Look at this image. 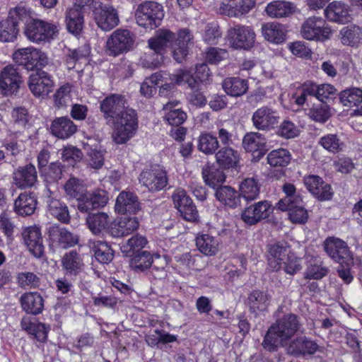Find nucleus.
<instances>
[{"instance_id":"obj_1","label":"nucleus","mask_w":362,"mask_h":362,"mask_svg":"<svg viewBox=\"0 0 362 362\" xmlns=\"http://www.w3.org/2000/svg\"><path fill=\"white\" fill-rule=\"evenodd\" d=\"M301 326L298 315L293 313L284 315L269 327L262 343L263 348L269 352H274L279 347L286 346Z\"/></svg>"},{"instance_id":"obj_2","label":"nucleus","mask_w":362,"mask_h":362,"mask_svg":"<svg viewBox=\"0 0 362 362\" xmlns=\"http://www.w3.org/2000/svg\"><path fill=\"white\" fill-rule=\"evenodd\" d=\"M174 38L173 33L168 30H160L154 37L148 40V46L152 50L145 53L139 62V64L145 69H155L163 62V54L166 46Z\"/></svg>"},{"instance_id":"obj_3","label":"nucleus","mask_w":362,"mask_h":362,"mask_svg":"<svg viewBox=\"0 0 362 362\" xmlns=\"http://www.w3.org/2000/svg\"><path fill=\"white\" fill-rule=\"evenodd\" d=\"M111 124L113 126V141L117 144H126L138 129L137 114L134 110L128 107Z\"/></svg>"},{"instance_id":"obj_4","label":"nucleus","mask_w":362,"mask_h":362,"mask_svg":"<svg viewBox=\"0 0 362 362\" xmlns=\"http://www.w3.org/2000/svg\"><path fill=\"white\" fill-rule=\"evenodd\" d=\"M165 13L163 6L153 1L139 4L135 12L136 23L145 29L154 30L161 25Z\"/></svg>"},{"instance_id":"obj_5","label":"nucleus","mask_w":362,"mask_h":362,"mask_svg":"<svg viewBox=\"0 0 362 362\" xmlns=\"http://www.w3.org/2000/svg\"><path fill=\"white\" fill-rule=\"evenodd\" d=\"M13 60L18 65L28 71L39 70L49 62L47 54L41 49L34 47L21 48L13 54Z\"/></svg>"},{"instance_id":"obj_6","label":"nucleus","mask_w":362,"mask_h":362,"mask_svg":"<svg viewBox=\"0 0 362 362\" xmlns=\"http://www.w3.org/2000/svg\"><path fill=\"white\" fill-rule=\"evenodd\" d=\"M57 33L56 25L36 18L30 20L23 30L27 39L37 44L50 42Z\"/></svg>"},{"instance_id":"obj_7","label":"nucleus","mask_w":362,"mask_h":362,"mask_svg":"<svg viewBox=\"0 0 362 362\" xmlns=\"http://www.w3.org/2000/svg\"><path fill=\"white\" fill-rule=\"evenodd\" d=\"M139 181L150 192L161 191L168 182L167 171L157 165L146 168L139 174Z\"/></svg>"},{"instance_id":"obj_8","label":"nucleus","mask_w":362,"mask_h":362,"mask_svg":"<svg viewBox=\"0 0 362 362\" xmlns=\"http://www.w3.org/2000/svg\"><path fill=\"white\" fill-rule=\"evenodd\" d=\"M300 33L308 40L324 42L330 37L332 30L322 18L313 16L302 24Z\"/></svg>"},{"instance_id":"obj_9","label":"nucleus","mask_w":362,"mask_h":362,"mask_svg":"<svg viewBox=\"0 0 362 362\" xmlns=\"http://www.w3.org/2000/svg\"><path fill=\"white\" fill-rule=\"evenodd\" d=\"M326 254L339 264H351L353 257L346 243L338 238L328 237L323 243Z\"/></svg>"},{"instance_id":"obj_10","label":"nucleus","mask_w":362,"mask_h":362,"mask_svg":"<svg viewBox=\"0 0 362 362\" xmlns=\"http://www.w3.org/2000/svg\"><path fill=\"white\" fill-rule=\"evenodd\" d=\"M279 120L278 111L269 105L257 108L251 118L252 125L257 130L266 132L274 129L279 123Z\"/></svg>"},{"instance_id":"obj_11","label":"nucleus","mask_w":362,"mask_h":362,"mask_svg":"<svg viewBox=\"0 0 362 362\" xmlns=\"http://www.w3.org/2000/svg\"><path fill=\"white\" fill-rule=\"evenodd\" d=\"M228 39L230 46L238 49H249L255 42V33L247 25H235L228 30Z\"/></svg>"},{"instance_id":"obj_12","label":"nucleus","mask_w":362,"mask_h":362,"mask_svg":"<svg viewBox=\"0 0 362 362\" xmlns=\"http://www.w3.org/2000/svg\"><path fill=\"white\" fill-rule=\"evenodd\" d=\"M134 42V36L129 30H117L107 41V52L117 56L130 50Z\"/></svg>"},{"instance_id":"obj_13","label":"nucleus","mask_w":362,"mask_h":362,"mask_svg":"<svg viewBox=\"0 0 362 362\" xmlns=\"http://www.w3.org/2000/svg\"><path fill=\"white\" fill-rule=\"evenodd\" d=\"M128 107L125 98L119 94H111L100 103V111L108 125Z\"/></svg>"},{"instance_id":"obj_14","label":"nucleus","mask_w":362,"mask_h":362,"mask_svg":"<svg viewBox=\"0 0 362 362\" xmlns=\"http://www.w3.org/2000/svg\"><path fill=\"white\" fill-rule=\"evenodd\" d=\"M23 83L22 74L16 65L8 64L1 70L0 88L4 95L17 93Z\"/></svg>"},{"instance_id":"obj_15","label":"nucleus","mask_w":362,"mask_h":362,"mask_svg":"<svg viewBox=\"0 0 362 362\" xmlns=\"http://www.w3.org/2000/svg\"><path fill=\"white\" fill-rule=\"evenodd\" d=\"M108 201L107 192L102 189H96L93 192L86 190V193L77 200V208L81 213H90L106 205Z\"/></svg>"},{"instance_id":"obj_16","label":"nucleus","mask_w":362,"mask_h":362,"mask_svg":"<svg viewBox=\"0 0 362 362\" xmlns=\"http://www.w3.org/2000/svg\"><path fill=\"white\" fill-rule=\"evenodd\" d=\"M286 346L287 354L295 357L313 356L321 351L317 343L306 336L297 337Z\"/></svg>"},{"instance_id":"obj_17","label":"nucleus","mask_w":362,"mask_h":362,"mask_svg":"<svg viewBox=\"0 0 362 362\" xmlns=\"http://www.w3.org/2000/svg\"><path fill=\"white\" fill-rule=\"evenodd\" d=\"M272 213L269 201H260L245 208L241 213V219L245 223L253 226L263 219L267 218Z\"/></svg>"},{"instance_id":"obj_18","label":"nucleus","mask_w":362,"mask_h":362,"mask_svg":"<svg viewBox=\"0 0 362 362\" xmlns=\"http://www.w3.org/2000/svg\"><path fill=\"white\" fill-rule=\"evenodd\" d=\"M53 86L52 76L45 71L39 69L29 77L28 87L35 96L47 95L52 90Z\"/></svg>"},{"instance_id":"obj_19","label":"nucleus","mask_w":362,"mask_h":362,"mask_svg":"<svg viewBox=\"0 0 362 362\" xmlns=\"http://www.w3.org/2000/svg\"><path fill=\"white\" fill-rule=\"evenodd\" d=\"M98 9L93 13L95 21L103 30L108 31L118 25L119 17L117 11L108 4H97Z\"/></svg>"},{"instance_id":"obj_20","label":"nucleus","mask_w":362,"mask_h":362,"mask_svg":"<svg viewBox=\"0 0 362 362\" xmlns=\"http://www.w3.org/2000/svg\"><path fill=\"white\" fill-rule=\"evenodd\" d=\"M13 183L19 189L31 188L37 182L36 168L32 163L16 168L12 175Z\"/></svg>"},{"instance_id":"obj_21","label":"nucleus","mask_w":362,"mask_h":362,"mask_svg":"<svg viewBox=\"0 0 362 362\" xmlns=\"http://www.w3.org/2000/svg\"><path fill=\"white\" fill-rule=\"evenodd\" d=\"M23 241L29 252L36 258H42L45 254V247L40 230L37 226H30L22 233Z\"/></svg>"},{"instance_id":"obj_22","label":"nucleus","mask_w":362,"mask_h":362,"mask_svg":"<svg viewBox=\"0 0 362 362\" xmlns=\"http://www.w3.org/2000/svg\"><path fill=\"white\" fill-rule=\"evenodd\" d=\"M303 181L308 190L317 199L320 200L331 199L333 194L332 187L322 177L315 175H310L304 177Z\"/></svg>"},{"instance_id":"obj_23","label":"nucleus","mask_w":362,"mask_h":362,"mask_svg":"<svg viewBox=\"0 0 362 362\" xmlns=\"http://www.w3.org/2000/svg\"><path fill=\"white\" fill-rule=\"evenodd\" d=\"M47 205L49 213L63 223H68L70 221V215L67 206L53 197V192L50 188L46 187L43 194Z\"/></svg>"},{"instance_id":"obj_24","label":"nucleus","mask_w":362,"mask_h":362,"mask_svg":"<svg viewBox=\"0 0 362 362\" xmlns=\"http://www.w3.org/2000/svg\"><path fill=\"white\" fill-rule=\"evenodd\" d=\"M48 237L53 245L66 249L78 243V236L74 235L65 228L59 226H51L48 229Z\"/></svg>"},{"instance_id":"obj_25","label":"nucleus","mask_w":362,"mask_h":362,"mask_svg":"<svg viewBox=\"0 0 362 362\" xmlns=\"http://www.w3.org/2000/svg\"><path fill=\"white\" fill-rule=\"evenodd\" d=\"M174 38L168 44L166 47H171L173 49V56L176 62L181 63L188 54V43L192 37L188 29L180 30L176 37L173 33Z\"/></svg>"},{"instance_id":"obj_26","label":"nucleus","mask_w":362,"mask_h":362,"mask_svg":"<svg viewBox=\"0 0 362 362\" xmlns=\"http://www.w3.org/2000/svg\"><path fill=\"white\" fill-rule=\"evenodd\" d=\"M324 12L328 21L337 23L345 24L352 19L349 6L341 1L330 3Z\"/></svg>"},{"instance_id":"obj_27","label":"nucleus","mask_w":362,"mask_h":362,"mask_svg":"<svg viewBox=\"0 0 362 362\" xmlns=\"http://www.w3.org/2000/svg\"><path fill=\"white\" fill-rule=\"evenodd\" d=\"M141 209L138 197L131 192H121L117 197L115 211L121 214H135Z\"/></svg>"},{"instance_id":"obj_28","label":"nucleus","mask_w":362,"mask_h":362,"mask_svg":"<svg viewBox=\"0 0 362 362\" xmlns=\"http://www.w3.org/2000/svg\"><path fill=\"white\" fill-rule=\"evenodd\" d=\"M78 127L67 116L56 117L51 124L50 132L60 139L70 138L77 132Z\"/></svg>"},{"instance_id":"obj_29","label":"nucleus","mask_w":362,"mask_h":362,"mask_svg":"<svg viewBox=\"0 0 362 362\" xmlns=\"http://www.w3.org/2000/svg\"><path fill=\"white\" fill-rule=\"evenodd\" d=\"M138 228L139 221L136 216H124L112 223L110 233L114 238H121L131 234Z\"/></svg>"},{"instance_id":"obj_30","label":"nucleus","mask_w":362,"mask_h":362,"mask_svg":"<svg viewBox=\"0 0 362 362\" xmlns=\"http://www.w3.org/2000/svg\"><path fill=\"white\" fill-rule=\"evenodd\" d=\"M37 204V197L33 192L21 193L14 202V211L21 216L34 214Z\"/></svg>"},{"instance_id":"obj_31","label":"nucleus","mask_w":362,"mask_h":362,"mask_svg":"<svg viewBox=\"0 0 362 362\" xmlns=\"http://www.w3.org/2000/svg\"><path fill=\"white\" fill-rule=\"evenodd\" d=\"M215 157L219 166L224 169L236 168L240 160L238 151L229 146L218 148Z\"/></svg>"},{"instance_id":"obj_32","label":"nucleus","mask_w":362,"mask_h":362,"mask_svg":"<svg viewBox=\"0 0 362 362\" xmlns=\"http://www.w3.org/2000/svg\"><path fill=\"white\" fill-rule=\"evenodd\" d=\"M20 302L23 310L28 313L37 315L44 309V300L37 292H28L23 294Z\"/></svg>"},{"instance_id":"obj_33","label":"nucleus","mask_w":362,"mask_h":362,"mask_svg":"<svg viewBox=\"0 0 362 362\" xmlns=\"http://www.w3.org/2000/svg\"><path fill=\"white\" fill-rule=\"evenodd\" d=\"M62 266L66 275L76 276L82 271L84 264L81 255L71 250L63 256Z\"/></svg>"},{"instance_id":"obj_34","label":"nucleus","mask_w":362,"mask_h":362,"mask_svg":"<svg viewBox=\"0 0 362 362\" xmlns=\"http://www.w3.org/2000/svg\"><path fill=\"white\" fill-rule=\"evenodd\" d=\"M179 105V101L174 100L168 102L163 106L164 118L171 126L178 127L187 119V114L180 107H177Z\"/></svg>"},{"instance_id":"obj_35","label":"nucleus","mask_w":362,"mask_h":362,"mask_svg":"<svg viewBox=\"0 0 362 362\" xmlns=\"http://www.w3.org/2000/svg\"><path fill=\"white\" fill-rule=\"evenodd\" d=\"M215 197L220 203L229 208H236L240 203V194L230 186L218 187L215 192Z\"/></svg>"},{"instance_id":"obj_36","label":"nucleus","mask_w":362,"mask_h":362,"mask_svg":"<svg viewBox=\"0 0 362 362\" xmlns=\"http://www.w3.org/2000/svg\"><path fill=\"white\" fill-rule=\"evenodd\" d=\"M293 4L285 1H273L267 4L265 8L267 14L272 18L288 17L295 12Z\"/></svg>"},{"instance_id":"obj_37","label":"nucleus","mask_w":362,"mask_h":362,"mask_svg":"<svg viewBox=\"0 0 362 362\" xmlns=\"http://www.w3.org/2000/svg\"><path fill=\"white\" fill-rule=\"evenodd\" d=\"M262 33L267 41L275 44H281L286 40V30L280 23H268L264 24L262 27Z\"/></svg>"},{"instance_id":"obj_38","label":"nucleus","mask_w":362,"mask_h":362,"mask_svg":"<svg viewBox=\"0 0 362 362\" xmlns=\"http://www.w3.org/2000/svg\"><path fill=\"white\" fill-rule=\"evenodd\" d=\"M287 250V246L280 243L269 246L268 262L273 271L281 269L282 262L288 254Z\"/></svg>"},{"instance_id":"obj_39","label":"nucleus","mask_w":362,"mask_h":362,"mask_svg":"<svg viewBox=\"0 0 362 362\" xmlns=\"http://www.w3.org/2000/svg\"><path fill=\"white\" fill-rule=\"evenodd\" d=\"M270 301L271 296L267 292L259 290L252 291L247 298L248 306L252 313L266 310Z\"/></svg>"},{"instance_id":"obj_40","label":"nucleus","mask_w":362,"mask_h":362,"mask_svg":"<svg viewBox=\"0 0 362 362\" xmlns=\"http://www.w3.org/2000/svg\"><path fill=\"white\" fill-rule=\"evenodd\" d=\"M83 12L78 7L69 8L66 14V24L68 31L75 35L81 33L83 27Z\"/></svg>"},{"instance_id":"obj_41","label":"nucleus","mask_w":362,"mask_h":362,"mask_svg":"<svg viewBox=\"0 0 362 362\" xmlns=\"http://www.w3.org/2000/svg\"><path fill=\"white\" fill-rule=\"evenodd\" d=\"M222 86L228 95L233 97L243 95L248 89L247 81L239 77L226 78Z\"/></svg>"},{"instance_id":"obj_42","label":"nucleus","mask_w":362,"mask_h":362,"mask_svg":"<svg viewBox=\"0 0 362 362\" xmlns=\"http://www.w3.org/2000/svg\"><path fill=\"white\" fill-rule=\"evenodd\" d=\"M220 148L216 135L211 132H203L198 138L197 148L206 155H214Z\"/></svg>"},{"instance_id":"obj_43","label":"nucleus","mask_w":362,"mask_h":362,"mask_svg":"<svg viewBox=\"0 0 362 362\" xmlns=\"http://www.w3.org/2000/svg\"><path fill=\"white\" fill-rule=\"evenodd\" d=\"M260 192V185L254 177L246 178L240 184V197L247 202L257 199Z\"/></svg>"},{"instance_id":"obj_44","label":"nucleus","mask_w":362,"mask_h":362,"mask_svg":"<svg viewBox=\"0 0 362 362\" xmlns=\"http://www.w3.org/2000/svg\"><path fill=\"white\" fill-rule=\"evenodd\" d=\"M218 239L209 234H201L196 238L198 250L205 255H215L218 250Z\"/></svg>"},{"instance_id":"obj_45","label":"nucleus","mask_w":362,"mask_h":362,"mask_svg":"<svg viewBox=\"0 0 362 362\" xmlns=\"http://www.w3.org/2000/svg\"><path fill=\"white\" fill-rule=\"evenodd\" d=\"M340 35L344 45L354 47L362 42V28L359 26L351 25L344 27Z\"/></svg>"},{"instance_id":"obj_46","label":"nucleus","mask_w":362,"mask_h":362,"mask_svg":"<svg viewBox=\"0 0 362 362\" xmlns=\"http://www.w3.org/2000/svg\"><path fill=\"white\" fill-rule=\"evenodd\" d=\"M148 243L146 237L136 234L130 238L124 244L121 246V251L126 257L141 252Z\"/></svg>"},{"instance_id":"obj_47","label":"nucleus","mask_w":362,"mask_h":362,"mask_svg":"<svg viewBox=\"0 0 362 362\" xmlns=\"http://www.w3.org/2000/svg\"><path fill=\"white\" fill-rule=\"evenodd\" d=\"M202 177L207 185L216 189L223 186V183L226 181L223 170L214 167L203 168Z\"/></svg>"},{"instance_id":"obj_48","label":"nucleus","mask_w":362,"mask_h":362,"mask_svg":"<svg viewBox=\"0 0 362 362\" xmlns=\"http://www.w3.org/2000/svg\"><path fill=\"white\" fill-rule=\"evenodd\" d=\"M90 52L88 45H83L76 49H69L66 54V64L69 69H73L81 59H86Z\"/></svg>"},{"instance_id":"obj_49","label":"nucleus","mask_w":362,"mask_h":362,"mask_svg":"<svg viewBox=\"0 0 362 362\" xmlns=\"http://www.w3.org/2000/svg\"><path fill=\"white\" fill-rule=\"evenodd\" d=\"M92 250L97 261L102 264H108L114 258V252L111 247L103 241H95L93 244Z\"/></svg>"},{"instance_id":"obj_50","label":"nucleus","mask_w":362,"mask_h":362,"mask_svg":"<svg viewBox=\"0 0 362 362\" xmlns=\"http://www.w3.org/2000/svg\"><path fill=\"white\" fill-rule=\"evenodd\" d=\"M19 28L16 21H12L7 17L0 22V41L4 42H13L16 40Z\"/></svg>"},{"instance_id":"obj_51","label":"nucleus","mask_w":362,"mask_h":362,"mask_svg":"<svg viewBox=\"0 0 362 362\" xmlns=\"http://www.w3.org/2000/svg\"><path fill=\"white\" fill-rule=\"evenodd\" d=\"M23 329L33 335L38 341L44 342L47 339L48 328L41 322H33L26 320L21 321Z\"/></svg>"},{"instance_id":"obj_52","label":"nucleus","mask_w":362,"mask_h":362,"mask_svg":"<svg viewBox=\"0 0 362 362\" xmlns=\"http://www.w3.org/2000/svg\"><path fill=\"white\" fill-rule=\"evenodd\" d=\"M265 144V136L259 132L247 133L243 139V147L248 152L257 151L263 148Z\"/></svg>"},{"instance_id":"obj_53","label":"nucleus","mask_w":362,"mask_h":362,"mask_svg":"<svg viewBox=\"0 0 362 362\" xmlns=\"http://www.w3.org/2000/svg\"><path fill=\"white\" fill-rule=\"evenodd\" d=\"M131 257L130 267L136 272H144L149 269L153 263V257L148 251H141Z\"/></svg>"},{"instance_id":"obj_54","label":"nucleus","mask_w":362,"mask_h":362,"mask_svg":"<svg viewBox=\"0 0 362 362\" xmlns=\"http://www.w3.org/2000/svg\"><path fill=\"white\" fill-rule=\"evenodd\" d=\"M291 159L290 152L285 148L272 151L267 155V162L272 167H286Z\"/></svg>"},{"instance_id":"obj_55","label":"nucleus","mask_w":362,"mask_h":362,"mask_svg":"<svg viewBox=\"0 0 362 362\" xmlns=\"http://www.w3.org/2000/svg\"><path fill=\"white\" fill-rule=\"evenodd\" d=\"M318 144L330 153H336L341 151L345 144L336 134H328L322 136Z\"/></svg>"},{"instance_id":"obj_56","label":"nucleus","mask_w":362,"mask_h":362,"mask_svg":"<svg viewBox=\"0 0 362 362\" xmlns=\"http://www.w3.org/2000/svg\"><path fill=\"white\" fill-rule=\"evenodd\" d=\"M8 18L12 21H16L18 26L20 22H23L26 26L33 19V11L30 8L21 4L9 11Z\"/></svg>"},{"instance_id":"obj_57","label":"nucleus","mask_w":362,"mask_h":362,"mask_svg":"<svg viewBox=\"0 0 362 362\" xmlns=\"http://www.w3.org/2000/svg\"><path fill=\"white\" fill-rule=\"evenodd\" d=\"M86 223L91 232L98 235L106 228L108 224V216L105 213L89 215L86 219Z\"/></svg>"},{"instance_id":"obj_58","label":"nucleus","mask_w":362,"mask_h":362,"mask_svg":"<svg viewBox=\"0 0 362 362\" xmlns=\"http://www.w3.org/2000/svg\"><path fill=\"white\" fill-rule=\"evenodd\" d=\"M64 189L66 196L69 199H75L76 201L86 193L87 189L83 182L78 178L71 177L65 183Z\"/></svg>"},{"instance_id":"obj_59","label":"nucleus","mask_w":362,"mask_h":362,"mask_svg":"<svg viewBox=\"0 0 362 362\" xmlns=\"http://www.w3.org/2000/svg\"><path fill=\"white\" fill-rule=\"evenodd\" d=\"M339 99L344 106L358 105L362 102V89L351 88L344 90L340 93Z\"/></svg>"},{"instance_id":"obj_60","label":"nucleus","mask_w":362,"mask_h":362,"mask_svg":"<svg viewBox=\"0 0 362 362\" xmlns=\"http://www.w3.org/2000/svg\"><path fill=\"white\" fill-rule=\"evenodd\" d=\"M328 272L329 269L324 266L320 260L315 259L307 267L304 277L306 279L320 280L326 276Z\"/></svg>"},{"instance_id":"obj_61","label":"nucleus","mask_w":362,"mask_h":362,"mask_svg":"<svg viewBox=\"0 0 362 362\" xmlns=\"http://www.w3.org/2000/svg\"><path fill=\"white\" fill-rule=\"evenodd\" d=\"M174 80L177 84L187 83L188 87L193 91L199 90L202 85V81L195 76H193L189 71L180 69L177 74L174 76Z\"/></svg>"},{"instance_id":"obj_62","label":"nucleus","mask_w":362,"mask_h":362,"mask_svg":"<svg viewBox=\"0 0 362 362\" xmlns=\"http://www.w3.org/2000/svg\"><path fill=\"white\" fill-rule=\"evenodd\" d=\"M17 279L19 286L25 289L35 288L40 284V277L33 272H21L18 274Z\"/></svg>"},{"instance_id":"obj_63","label":"nucleus","mask_w":362,"mask_h":362,"mask_svg":"<svg viewBox=\"0 0 362 362\" xmlns=\"http://www.w3.org/2000/svg\"><path fill=\"white\" fill-rule=\"evenodd\" d=\"M317 87L318 84L312 81H305L300 86L301 93L296 98V103L298 105H303L305 103L308 96L317 98Z\"/></svg>"},{"instance_id":"obj_64","label":"nucleus","mask_w":362,"mask_h":362,"mask_svg":"<svg viewBox=\"0 0 362 362\" xmlns=\"http://www.w3.org/2000/svg\"><path fill=\"white\" fill-rule=\"evenodd\" d=\"M308 116L315 122L325 123L330 117L329 107L325 103L313 106L309 110Z\"/></svg>"}]
</instances>
